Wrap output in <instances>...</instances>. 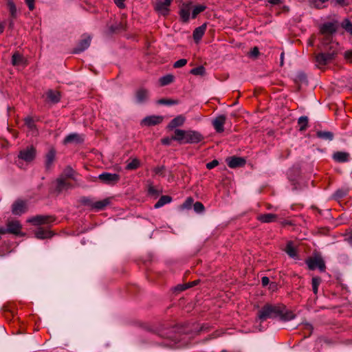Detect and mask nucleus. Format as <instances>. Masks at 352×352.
I'll use <instances>...</instances> for the list:
<instances>
[{
	"mask_svg": "<svg viewBox=\"0 0 352 352\" xmlns=\"http://www.w3.org/2000/svg\"><path fill=\"white\" fill-rule=\"evenodd\" d=\"M261 321L267 318H278L282 321H288L294 318L292 311H289L283 305L265 304L258 311L257 315Z\"/></svg>",
	"mask_w": 352,
	"mask_h": 352,
	"instance_id": "obj_1",
	"label": "nucleus"
},
{
	"mask_svg": "<svg viewBox=\"0 0 352 352\" xmlns=\"http://www.w3.org/2000/svg\"><path fill=\"white\" fill-rule=\"evenodd\" d=\"M174 133H176L175 141L180 144H197L204 139L201 133L193 130L175 129Z\"/></svg>",
	"mask_w": 352,
	"mask_h": 352,
	"instance_id": "obj_2",
	"label": "nucleus"
},
{
	"mask_svg": "<svg viewBox=\"0 0 352 352\" xmlns=\"http://www.w3.org/2000/svg\"><path fill=\"white\" fill-rule=\"evenodd\" d=\"M338 54V51L333 47L327 51H322L316 54L315 60L316 66L321 68L334 60Z\"/></svg>",
	"mask_w": 352,
	"mask_h": 352,
	"instance_id": "obj_3",
	"label": "nucleus"
},
{
	"mask_svg": "<svg viewBox=\"0 0 352 352\" xmlns=\"http://www.w3.org/2000/svg\"><path fill=\"white\" fill-rule=\"evenodd\" d=\"M306 264L310 270H315L318 269L320 272H324L326 270V265L323 258L320 256L308 258L306 261Z\"/></svg>",
	"mask_w": 352,
	"mask_h": 352,
	"instance_id": "obj_4",
	"label": "nucleus"
},
{
	"mask_svg": "<svg viewBox=\"0 0 352 352\" xmlns=\"http://www.w3.org/2000/svg\"><path fill=\"white\" fill-rule=\"evenodd\" d=\"M36 155V150L35 147L32 145H30L21 149L19 151L18 157L19 159H21L26 162H31L35 159Z\"/></svg>",
	"mask_w": 352,
	"mask_h": 352,
	"instance_id": "obj_5",
	"label": "nucleus"
},
{
	"mask_svg": "<svg viewBox=\"0 0 352 352\" xmlns=\"http://www.w3.org/2000/svg\"><path fill=\"white\" fill-rule=\"evenodd\" d=\"M340 25L337 21L325 22L320 25V32L326 36H331L336 32Z\"/></svg>",
	"mask_w": 352,
	"mask_h": 352,
	"instance_id": "obj_6",
	"label": "nucleus"
},
{
	"mask_svg": "<svg viewBox=\"0 0 352 352\" xmlns=\"http://www.w3.org/2000/svg\"><path fill=\"white\" fill-rule=\"evenodd\" d=\"M56 220V217L53 215H36L28 220V222L34 226H40L50 224Z\"/></svg>",
	"mask_w": 352,
	"mask_h": 352,
	"instance_id": "obj_7",
	"label": "nucleus"
},
{
	"mask_svg": "<svg viewBox=\"0 0 352 352\" xmlns=\"http://www.w3.org/2000/svg\"><path fill=\"white\" fill-rule=\"evenodd\" d=\"M74 188V185L68 182V179H64L63 177L59 176L56 179V187L54 190L57 195H60L63 191L72 189Z\"/></svg>",
	"mask_w": 352,
	"mask_h": 352,
	"instance_id": "obj_8",
	"label": "nucleus"
},
{
	"mask_svg": "<svg viewBox=\"0 0 352 352\" xmlns=\"http://www.w3.org/2000/svg\"><path fill=\"white\" fill-rule=\"evenodd\" d=\"M98 179L105 184L115 185L120 181V176L116 173L104 172L99 175Z\"/></svg>",
	"mask_w": 352,
	"mask_h": 352,
	"instance_id": "obj_9",
	"label": "nucleus"
},
{
	"mask_svg": "<svg viewBox=\"0 0 352 352\" xmlns=\"http://www.w3.org/2000/svg\"><path fill=\"white\" fill-rule=\"evenodd\" d=\"M45 97V102L50 104H57L60 101L61 94L57 90L50 89L46 91L43 98Z\"/></svg>",
	"mask_w": 352,
	"mask_h": 352,
	"instance_id": "obj_10",
	"label": "nucleus"
},
{
	"mask_svg": "<svg viewBox=\"0 0 352 352\" xmlns=\"http://www.w3.org/2000/svg\"><path fill=\"white\" fill-rule=\"evenodd\" d=\"M27 204L26 201L17 199L12 205V213L14 215L20 216L27 211Z\"/></svg>",
	"mask_w": 352,
	"mask_h": 352,
	"instance_id": "obj_11",
	"label": "nucleus"
},
{
	"mask_svg": "<svg viewBox=\"0 0 352 352\" xmlns=\"http://www.w3.org/2000/svg\"><path fill=\"white\" fill-rule=\"evenodd\" d=\"M228 166L231 168L243 167L246 163V160L243 157L232 156L226 160Z\"/></svg>",
	"mask_w": 352,
	"mask_h": 352,
	"instance_id": "obj_12",
	"label": "nucleus"
},
{
	"mask_svg": "<svg viewBox=\"0 0 352 352\" xmlns=\"http://www.w3.org/2000/svg\"><path fill=\"white\" fill-rule=\"evenodd\" d=\"M192 10V3H184L179 10V16L182 21L184 23H186L190 19V13Z\"/></svg>",
	"mask_w": 352,
	"mask_h": 352,
	"instance_id": "obj_13",
	"label": "nucleus"
},
{
	"mask_svg": "<svg viewBox=\"0 0 352 352\" xmlns=\"http://www.w3.org/2000/svg\"><path fill=\"white\" fill-rule=\"evenodd\" d=\"M226 120L225 115H220L215 118L212 121V126L217 133H222L224 131L223 125Z\"/></svg>",
	"mask_w": 352,
	"mask_h": 352,
	"instance_id": "obj_14",
	"label": "nucleus"
},
{
	"mask_svg": "<svg viewBox=\"0 0 352 352\" xmlns=\"http://www.w3.org/2000/svg\"><path fill=\"white\" fill-rule=\"evenodd\" d=\"M135 99L138 103L142 104L146 102L149 98V91L145 88H140L135 91Z\"/></svg>",
	"mask_w": 352,
	"mask_h": 352,
	"instance_id": "obj_15",
	"label": "nucleus"
},
{
	"mask_svg": "<svg viewBox=\"0 0 352 352\" xmlns=\"http://www.w3.org/2000/svg\"><path fill=\"white\" fill-rule=\"evenodd\" d=\"M163 121V117L161 116H151L144 118L142 124L146 126H155L160 124Z\"/></svg>",
	"mask_w": 352,
	"mask_h": 352,
	"instance_id": "obj_16",
	"label": "nucleus"
},
{
	"mask_svg": "<svg viewBox=\"0 0 352 352\" xmlns=\"http://www.w3.org/2000/svg\"><path fill=\"white\" fill-rule=\"evenodd\" d=\"M21 228L22 226L19 221H12L8 223L6 231L10 234L18 235L19 234Z\"/></svg>",
	"mask_w": 352,
	"mask_h": 352,
	"instance_id": "obj_17",
	"label": "nucleus"
},
{
	"mask_svg": "<svg viewBox=\"0 0 352 352\" xmlns=\"http://www.w3.org/2000/svg\"><path fill=\"white\" fill-rule=\"evenodd\" d=\"M186 120V118L182 115H179L173 118L167 125V129L169 130L177 129V127L182 126Z\"/></svg>",
	"mask_w": 352,
	"mask_h": 352,
	"instance_id": "obj_18",
	"label": "nucleus"
},
{
	"mask_svg": "<svg viewBox=\"0 0 352 352\" xmlns=\"http://www.w3.org/2000/svg\"><path fill=\"white\" fill-rule=\"evenodd\" d=\"M84 141V138L81 135H79L78 133H70L68 135H67L64 140L63 144H67L69 143H76V144H81Z\"/></svg>",
	"mask_w": 352,
	"mask_h": 352,
	"instance_id": "obj_19",
	"label": "nucleus"
},
{
	"mask_svg": "<svg viewBox=\"0 0 352 352\" xmlns=\"http://www.w3.org/2000/svg\"><path fill=\"white\" fill-rule=\"evenodd\" d=\"M56 151L54 148H51L45 155V166L46 170H50L55 160Z\"/></svg>",
	"mask_w": 352,
	"mask_h": 352,
	"instance_id": "obj_20",
	"label": "nucleus"
},
{
	"mask_svg": "<svg viewBox=\"0 0 352 352\" xmlns=\"http://www.w3.org/2000/svg\"><path fill=\"white\" fill-rule=\"evenodd\" d=\"M333 159L338 163L347 162L349 160V154L346 152L337 151L333 154Z\"/></svg>",
	"mask_w": 352,
	"mask_h": 352,
	"instance_id": "obj_21",
	"label": "nucleus"
},
{
	"mask_svg": "<svg viewBox=\"0 0 352 352\" xmlns=\"http://www.w3.org/2000/svg\"><path fill=\"white\" fill-rule=\"evenodd\" d=\"M54 235V233L48 230H45L39 228L35 232V236L38 239H50Z\"/></svg>",
	"mask_w": 352,
	"mask_h": 352,
	"instance_id": "obj_22",
	"label": "nucleus"
},
{
	"mask_svg": "<svg viewBox=\"0 0 352 352\" xmlns=\"http://www.w3.org/2000/svg\"><path fill=\"white\" fill-rule=\"evenodd\" d=\"M76 174V171L71 166H68L63 170L59 177H63L66 179H72L74 181H76L75 177Z\"/></svg>",
	"mask_w": 352,
	"mask_h": 352,
	"instance_id": "obj_23",
	"label": "nucleus"
},
{
	"mask_svg": "<svg viewBox=\"0 0 352 352\" xmlns=\"http://www.w3.org/2000/svg\"><path fill=\"white\" fill-rule=\"evenodd\" d=\"M155 9L157 12L164 16L167 15L170 11L169 7L162 1H158L155 3Z\"/></svg>",
	"mask_w": 352,
	"mask_h": 352,
	"instance_id": "obj_24",
	"label": "nucleus"
},
{
	"mask_svg": "<svg viewBox=\"0 0 352 352\" xmlns=\"http://www.w3.org/2000/svg\"><path fill=\"white\" fill-rule=\"evenodd\" d=\"M111 203L110 198H106L103 200L94 201L93 210L96 211L104 210Z\"/></svg>",
	"mask_w": 352,
	"mask_h": 352,
	"instance_id": "obj_25",
	"label": "nucleus"
},
{
	"mask_svg": "<svg viewBox=\"0 0 352 352\" xmlns=\"http://www.w3.org/2000/svg\"><path fill=\"white\" fill-rule=\"evenodd\" d=\"M257 219L262 223H271L277 219V215L271 213L263 214L258 216Z\"/></svg>",
	"mask_w": 352,
	"mask_h": 352,
	"instance_id": "obj_26",
	"label": "nucleus"
},
{
	"mask_svg": "<svg viewBox=\"0 0 352 352\" xmlns=\"http://www.w3.org/2000/svg\"><path fill=\"white\" fill-rule=\"evenodd\" d=\"M206 25H202L198 28H197L193 32V38L195 42L198 43L206 31Z\"/></svg>",
	"mask_w": 352,
	"mask_h": 352,
	"instance_id": "obj_27",
	"label": "nucleus"
},
{
	"mask_svg": "<svg viewBox=\"0 0 352 352\" xmlns=\"http://www.w3.org/2000/svg\"><path fill=\"white\" fill-rule=\"evenodd\" d=\"M316 136L322 140L331 141L333 139L334 135L331 131H318L316 132Z\"/></svg>",
	"mask_w": 352,
	"mask_h": 352,
	"instance_id": "obj_28",
	"label": "nucleus"
},
{
	"mask_svg": "<svg viewBox=\"0 0 352 352\" xmlns=\"http://www.w3.org/2000/svg\"><path fill=\"white\" fill-rule=\"evenodd\" d=\"M172 201V197L168 195H162L159 200L155 203V208H160L166 204L170 203Z\"/></svg>",
	"mask_w": 352,
	"mask_h": 352,
	"instance_id": "obj_29",
	"label": "nucleus"
},
{
	"mask_svg": "<svg viewBox=\"0 0 352 352\" xmlns=\"http://www.w3.org/2000/svg\"><path fill=\"white\" fill-rule=\"evenodd\" d=\"M12 63L13 65H19L25 63L23 56L19 52H15L12 57Z\"/></svg>",
	"mask_w": 352,
	"mask_h": 352,
	"instance_id": "obj_30",
	"label": "nucleus"
},
{
	"mask_svg": "<svg viewBox=\"0 0 352 352\" xmlns=\"http://www.w3.org/2000/svg\"><path fill=\"white\" fill-rule=\"evenodd\" d=\"M175 77L173 74H167L166 76H164L161 77L159 79V82L161 86H166L170 83H172L174 81Z\"/></svg>",
	"mask_w": 352,
	"mask_h": 352,
	"instance_id": "obj_31",
	"label": "nucleus"
},
{
	"mask_svg": "<svg viewBox=\"0 0 352 352\" xmlns=\"http://www.w3.org/2000/svg\"><path fill=\"white\" fill-rule=\"evenodd\" d=\"M140 166V162L138 158L133 159L130 162L127 164L125 167L126 170H133L138 168Z\"/></svg>",
	"mask_w": 352,
	"mask_h": 352,
	"instance_id": "obj_32",
	"label": "nucleus"
},
{
	"mask_svg": "<svg viewBox=\"0 0 352 352\" xmlns=\"http://www.w3.org/2000/svg\"><path fill=\"white\" fill-rule=\"evenodd\" d=\"M340 26L348 33L352 35V22L349 19H344Z\"/></svg>",
	"mask_w": 352,
	"mask_h": 352,
	"instance_id": "obj_33",
	"label": "nucleus"
},
{
	"mask_svg": "<svg viewBox=\"0 0 352 352\" xmlns=\"http://www.w3.org/2000/svg\"><path fill=\"white\" fill-rule=\"evenodd\" d=\"M285 252L286 253L291 257V258H295L297 256V252L295 249V248L293 246L292 242H289L285 248Z\"/></svg>",
	"mask_w": 352,
	"mask_h": 352,
	"instance_id": "obj_34",
	"label": "nucleus"
},
{
	"mask_svg": "<svg viewBox=\"0 0 352 352\" xmlns=\"http://www.w3.org/2000/svg\"><path fill=\"white\" fill-rule=\"evenodd\" d=\"M349 190L346 188H340L338 189L335 193L333 194V198L336 200H340L346 196L348 194Z\"/></svg>",
	"mask_w": 352,
	"mask_h": 352,
	"instance_id": "obj_35",
	"label": "nucleus"
},
{
	"mask_svg": "<svg viewBox=\"0 0 352 352\" xmlns=\"http://www.w3.org/2000/svg\"><path fill=\"white\" fill-rule=\"evenodd\" d=\"M179 103L177 100L170 98H161L157 101V104L162 105H175Z\"/></svg>",
	"mask_w": 352,
	"mask_h": 352,
	"instance_id": "obj_36",
	"label": "nucleus"
},
{
	"mask_svg": "<svg viewBox=\"0 0 352 352\" xmlns=\"http://www.w3.org/2000/svg\"><path fill=\"white\" fill-rule=\"evenodd\" d=\"M321 278L319 276H315L312 278L311 285H312V290L315 294H317L318 291V287L321 283Z\"/></svg>",
	"mask_w": 352,
	"mask_h": 352,
	"instance_id": "obj_37",
	"label": "nucleus"
},
{
	"mask_svg": "<svg viewBox=\"0 0 352 352\" xmlns=\"http://www.w3.org/2000/svg\"><path fill=\"white\" fill-rule=\"evenodd\" d=\"M298 124L300 126V131H305L308 126V118L307 116H301L298 118Z\"/></svg>",
	"mask_w": 352,
	"mask_h": 352,
	"instance_id": "obj_38",
	"label": "nucleus"
},
{
	"mask_svg": "<svg viewBox=\"0 0 352 352\" xmlns=\"http://www.w3.org/2000/svg\"><path fill=\"white\" fill-rule=\"evenodd\" d=\"M206 7L204 5H198L192 8V18L195 19L201 12L206 10Z\"/></svg>",
	"mask_w": 352,
	"mask_h": 352,
	"instance_id": "obj_39",
	"label": "nucleus"
},
{
	"mask_svg": "<svg viewBox=\"0 0 352 352\" xmlns=\"http://www.w3.org/2000/svg\"><path fill=\"white\" fill-rule=\"evenodd\" d=\"M206 69L204 66H199L192 68L190 73L195 76H204L205 74Z\"/></svg>",
	"mask_w": 352,
	"mask_h": 352,
	"instance_id": "obj_40",
	"label": "nucleus"
},
{
	"mask_svg": "<svg viewBox=\"0 0 352 352\" xmlns=\"http://www.w3.org/2000/svg\"><path fill=\"white\" fill-rule=\"evenodd\" d=\"M80 202L82 205L86 206H89V207H90L93 210L94 201L90 197H82L80 199Z\"/></svg>",
	"mask_w": 352,
	"mask_h": 352,
	"instance_id": "obj_41",
	"label": "nucleus"
},
{
	"mask_svg": "<svg viewBox=\"0 0 352 352\" xmlns=\"http://www.w3.org/2000/svg\"><path fill=\"white\" fill-rule=\"evenodd\" d=\"M328 1L329 0H309V2L311 6L318 9H321L324 8L322 5Z\"/></svg>",
	"mask_w": 352,
	"mask_h": 352,
	"instance_id": "obj_42",
	"label": "nucleus"
},
{
	"mask_svg": "<svg viewBox=\"0 0 352 352\" xmlns=\"http://www.w3.org/2000/svg\"><path fill=\"white\" fill-rule=\"evenodd\" d=\"M260 54L259 50L257 47H254L250 52H248L247 55L248 57L252 59H256Z\"/></svg>",
	"mask_w": 352,
	"mask_h": 352,
	"instance_id": "obj_43",
	"label": "nucleus"
},
{
	"mask_svg": "<svg viewBox=\"0 0 352 352\" xmlns=\"http://www.w3.org/2000/svg\"><path fill=\"white\" fill-rule=\"evenodd\" d=\"M25 124L31 130L35 129L36 125L32 118L27 117L24 119Z\"/></svg>",
	"mask_w": 352,
	"mask_h": 352,
	"instance_id": "obj_44",
	"label": "nucleus"
},
{
	"mask_svg": "<svg viewBox=\"0 0 352 352\" xmlns=\"http://www.w3.org/2000/svg\"><path fill=\"white\" fill-rule=\"evenodd\" d=\"M166 167L164 166H157L154 168L153 172L155 175H158L162 177L165 176Z\"/></svg>",
	"mask_w": 352,
	"mask_h": 352,
	"instance_id": "obj_45",
	"label": "nucleus"
},
{
	"mask_svg": "<svg viewBox=\"0 0 352 352\" xmlns=\"http://www.w3.org/2000/svg\"><path fill=\"white\" fill-rule=\"evenodd\" d=\"M194 210L196 212L200 213L204 211V206L202 203L197 201L193 204Z\"/></svg>",
	"mask_w": 352,
	"mask_h": 352,
	"instance_id": "obj_46",
	"label": "nucleus"
},
{
	"mask_svg": "<svg viewBox=\"0 0 352 352\" xmlns=\"http://www.w3.org/2000/svg\"><path fill=\"white\" fill-rule=\"evenodd\" d=\"M9 10L10 15L12 18L16 17V8L13 2L10 1L8 3Z\"/></svg>",
	"mask_w": 352,
	"mask_h": 352,
	"instance_id": "obj_47",
	"label": "nucleus"
},
{
	"mask_svg": "<svg viewBox=\"0 0 352 352\" xmlns=\"http://www.w3.org/2000/svg\"><path fill=\"white\" fill-rule=\"evenodd\" d=\"M175 137H176V133H175V135L170 138H169V137L164 138L161 140V142L164 145H170L173 140L175 141Z\"/></svg>",
	"mask_w": 352,
	"mask_h": 352,
	"instance_id": "obj_48",
	"label": "nucleus"
},
{
	"mask_svg": "<svg viewBox=\"0 0 352 352\" xmlns=\"http://www.w3.org/2000/svg\"><path fill=\"white\" fill-rule=\"evenodd\" d=\"M186 63H187V60L185 58H182V59L177 60L176 62H175L173 67L175 68H180V67H182L184 65H186Z\"/></svg>",
	"mask_w": 352,
	"mask_h": 352,
	"instance_id": "obj_49",
	"label": "nucleus"
},
{
	"mask_svg": "<svg viewBox=\"0 0 352 352\" xmlns=\"http://www.w3.org/2000/svg\"><path fill=\"white\" fill-rule=\"evenodd\" d=\"M193 204V199L192 197H188L182 204L183 208L189 209Z\"/></svg>",
	"mask_w": 352,
	"mask_h": 352,
	"instance_id": "obj_50",
	"label": "nucleus"
},
{
	"mask_svg": "<svg viewBox=\"0 0 352 352\" xmlns=\"http://www.w3.org/2000/svg\"><path fill=\"white\" fill-rule=\"evenodd\" d=\"M91 41V37L89 34H83L80 44H89Z\"/></svg>",
	"mask_w": 352,
	"mask_h": 352,
	"instance_id": "obj_51",
	"label": "nucleus"
},
{
	"mask_svg": "<svg viewBox=\"0 0 352 352\" xmlns=\"http://www.w3.org/2000/svg\"><path fill=\"white\" fill-rule=\"evenodd\" d=\"M88 45H80L78 47H75L72 51V54H80L82 52H84L87 48Z\"/></svg>",
	"mask_w": 352,
	"mask_h": 352,
	"instance_id": "obj_52",
	"label": "nucleus"
},
{
	"mask_svg": "<svg viewBox=\"0 0 352 352\" xmlns=\"http://www.w3.org/2000/svg\"><path fill=\"white\" fill-rule=\"evenodd\" d=\"M219 165V162L217 160H213L212 161L206 164V168L209 170L212 169Z\"/></svg>",
	"mask_w": 352,
	"mask_h": 352,
	"instance_id": "obj_53",
	"label": "nucleus"
},
{
	"mask_svg": "<svg viewBox=\"0 0 352 352\" xmlns=\"http://www.w3.org/2000/svg\"><path fill=\"white\" fill-rule=\"evenodd\" d=\"M345 59L352 64V50H347L344 52Z\"/></svg>",
	"mask_w": 352,
	"mask_h": 352,
	"instance_id": "obj_54",
	"label": "nucleus"
},
{
	"mask_svg": "<svg viewBox=\"0 0 352 352\" xmlns=\"http://www.w3.org/2000/svg\"><path fill=\"white\" fill-rule=\"evenodd\" d=\"M115 4L120 9H124L126 7L125 0H113Z\"/></svg>",
	"mask_w": 352,
	"mask_h": 352,
	"instance_id": "obj_55",
	"label": "nucleus"
},
{
	"mask_svg": "<svg viewBox=\"0 0 352 352\" xmlns=\"http://www.w3.org/2000/svg\"><path fill=\"white\" fill-rule=\"evenodd\" d=\"M189 288V286L188 284H184V285H178L175 287V289L176 292H182L186 290V289Z\"/></svg>",
	"mask_w": 352,
	"mask_h": 352,
	"instance_id": "obj_56",
	"label": "nucleus"
},
{
	"mask_svg": "<svg viewBox=\"0 0 352 352\" xmlns=\"http://www.w3.org/2000/svg\"><path fill=\"white\" fill-rule=\"evenodd\" d=\"M297 78L300 82H305L307 81V76L303 72H300L297 75Z\"/></svg>",
	"mask_w": 352,
	"mask_h": 352,
	"instance_id": "obj_57",
	"label": "nucleus"
},
{
	"mask_svg": "<svg viewBox=\"0 0 352 352\" xmlns=\"http://www.w3.org/2000/svg\"><path fill=\"white\" fill-rule=\"evenodd\" d=\"M304 329L309 331L308 336H309L311 334L314 328H313V326L311 324L305 323L304 324Z\"/></svg>",
	"mask_w": 352,
	"mask_h": 352,
	"instance_id": "obj_58",
	"label": "nucleus"
},
{
	"mask_svg": "<svg viewBox=\"0 0 352 352\" xmlns=\"http://www.w3.org/2000/svg\"><path fill=\"white\" fill-rule=\"evenodd\" d=\"M25 3L30 10H33L34 9V0H25Z\"/></svg>",
	"mask_w": 352,
	"mask_h": 352,
	"instance_id": "obj_59",
	"label": "nucleus"
},
{
	"mask_svg": "<svg viewBox=\"0 0 352 352\" xmlns=\"http://www.w3.org/2000/svg\"><path fill=\"white\" fill-rule=\"evenodd\" d=\"M208 327H206L205 326H201L199 329H198L197 330H195L193 332V334L195 336H197V335H199L201 331H208Z\"/></svg>",
	"mask_w": 352,
	"mask_h": 352,
	"instance_id": "obj_60",
	"label": "nucleus"
},
{
	"mask_svg": "<svg viewBox=\"0 0 352 352\" xmlns=\"http://www.w3.org/2000/svg\"><path fill=\"white\" fill-rule=\"evenodd\" d=\"M261 283L263 286H266L270 283V279L267 276H263L261 278Z\"/></svg>",
	"mask_w": 352,
	"mask_h": 352,
	"instance_id": "obj_61",
	"label": "nucleus"
},
{
	"mask_svg": "<svg viewBox=\"0 0 352 352\" xmlns=\"http://www.w3.org/2000/svg\"><path fill=\"white\" fill-rule=\"evenodd\" d=\"M336 3L342 6L347 5L346 0H336Z\"/></svg>",
	"mask_w": 352,
	"mask_h": 352,
	"instance_id": "obj_62",
	"label": "nucleus"
},
{
	"mask_svg": "<svg viewBox=\"0 0 352 352\" xmlns=\"http://www.w3.org/2000/svg\"><path fill=\"white\" fill-rule=\"evenodd\" d=\"M284 56H285V53H284V52H282L280 54V65L281 67L284 65Z\"/></svg>",
	"mask_w": 352,
	"mask_h": 352,
	"instance_id": "obj_63",
	"label": "nucleus"
},
{
	"mask_svg": "<svg viewBox=\"0 0 352 352\" xmlns=\"http://www.w3.org/2000/svg\"><path fill=\"white\" fill-rule=\"evenodd\" d=\"M199 282V280H197L188 283V285L189 287H193L195 285H197Z\"/></svg>",
	"mask_w": 352,
	"mask_h": 352,
	"instance_id": "obj_64",
	"label": "nucleus"
}]
</instances>
